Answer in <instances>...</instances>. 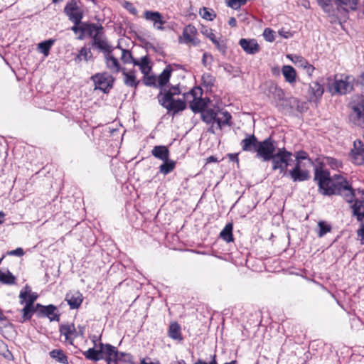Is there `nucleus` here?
I'll use <instances>...</instances> for the list:
<instances>
[{"mask_svg":"<svg viewBox=\"0 0 364 364\" xmlns=\"http://www.w3.org/2000/svg\"><path fill=\"white\" fill-rule=\"evenodd\" d=\"M82 354L86 359L95 362L103 360V357H102L101 343L99 344L98 349L90 348L87 350L82 352Z\"/></svg>","mask_w":364,"mask_h":364,"instance_id":"nucleus-31","label":"nucleus"},{"mask_svg":"<svg viewBox=\"0 0 364 364\" xmlns=\"http://www.w3.org/2000/svg\"><path fill=\"white\" fill-rule=\"evenodd\" d=\"M16 278L10 271L3 272L0 270V282L7 285L16 284Z\"/></svg>","mask_w":364,"mask_h":364,"instance_id":"nucleus-41","label":"nucleus"},{"mask_svg":"<svg viewBox=\"0 0 364 364\" xmlns=\"http://www.w3.org/2000/svg\"><path fill=\"white\" fill-rule=\"evenodd\" d=\"M122 50V55H121V60L124 64H129L132 63L134 64V61L136 60L132 55V53L130 50L121 48Z\"/></svg>","mask_w":364,"mask_h":364,"instance_id":"nucleus-44","label":"nucleus"},{"mask_svg":"<svg viewBox=\"0 0 364 364\" xmlns=\"http://www.w3.org/2000/svg\"><path fill=\"white\" fill-rule=\"evenodd\" d=\"M233 225L232 223H229L225 225L224 228L220 233V237L226 242H234V237L232 234Z\"/></svg>","mask_w":364,"mask_h":364,"instance_id":"nucleus-34","label":"nucleus"},{"mask_svg":"<svg viewBox=\"0 0 364 364\" xmlns=\"http://www.w3.org/2000/svg\"><path fill=\"white\" fill-rule=\"evenodd\" d=\"M324 93L323 85L318 81H313L309 85L308 95L310 102L318 103Z\"/></svg>","mask_w":364,"mask_h":364,"instance_id":"nucleus-12","label":"nucleus"},{"mask_svg":"<svg viewBox=\"0 0 364 364\" xmlns=\"http://www.w3.org/2000/svg\"><path fill=\"white\" fill-rule=\"evenodd\" d=\"M122 73L124 75V82L127 86L134 88L138 86L139 81L136 80L134 72H126L124 69Z\"/></svg>","mask_w":364,"mask_h":364,"instance_id":"nucleus-33","label":"nucleus"},{"mask_svg":"<svg viewBox=\"0 0 364 364\" xmlns=\"http://www.w3.org/2000/svg\"><path fill=\"white\" fill-rule=\"evenodd\" d=\"M282 73L286 82L291 85H294L296 82V72L292 66L284 65L282 68Z\"/></svg>","mask_w":364,"mask_h":364,"instance_id":"nucleus-30","label":"nucleus"},{"mask_svg":"<svg viewBox=\"0 0 364 364\" xmlns=\"http://www.w3.org/2000/svg\"><path fill=\"white\" fill-rule=\"evenodd\" d=\"M215 357H216V355H214L213 356V359H212V360H211L209 363H207L206 362L203 361V360H201V359H198V361H196V362L195 363V364H218V363H217V361H216V359H215Z\"/></svg>","mask_w":364,"mask_h":364,"instance_id":"nucleus-60","label":"nucleus"},{"mask_svg":"<svg viewBox=\"0 0 364 364\" xmlns=\"http://www.w3.org/2000/svg\"><path fill=\"white\" fill-rule=\"evenodd\" d=\"M291 60L294 63H297L299 67L302 68L309 76H312L313 73L315 70L314 65L310 64L304 58L300 55H295L294 58Z\"/></svg>","mask_w":364,"mask_h":364,"instance_id":"nucleus-28","label":"nucleus"},{"mask_svg":"<svg viewBox=\"0 0 364 364\" xmlns=\"http://www.w3.org/2000/svg\"><path fill=\"white\" fill-rule=\"evenodd\" d=\"M201 94L202 90L200 87H195L183 94L186 100H188L190 97H192L189 107L194 113L202 112L205 109V108L207 105L206 100L198 97V95H201Z\"/></svg>","mask_w":364,"mask_h":364,"instance_id":"nucleus-7","label":"nucleus"},{"mask_svg":"<svg viewBox=\"0 0 364 364\" xmlns=\"http://www.w3.org/2000/svg\"><path fill=\"white\" fill-rule=\"evenodd\" d=\"M0 355L8 360H11L13 358L11 352L8 349L7 345L2 340H0Z\"/></svg>","mask_w":364,"mask_h":364,"instance_id":"nucleus-46","label":"nucleus"},{"mask_svg":"<svg viewBox=\"0 0 364 364\" xmlns=\"http://www.w3.org/2000/svg\"><path fill=\"white\" fill-rule=\"evenodd\" d=\"M203 85L211 87L215 82V78L210 73H204L201 77Z\"/></svg>","mask_w":364,"mask_h":364,"instance_id":"nucleus-45","label":"nucleus"},{"mask_svg":"<svg viewBox=\"0 0 364 364\" xmlns=\"http://www.w3.org/2000/svg\"><path fill=\"white\" fill-rule=\"evenodd\" d=\"M134 65L139 66L141 72L145 75H146L151 70V67L149 66V59L147 55L142 57L140 61L137 60H134Z\"/></svg>","mask_w":364,"mask_h":364,"instance_id":"nucleus-39","label":"nucleus"},{"mask_svg":"<svg viewBox=\"0 0 364 364\" xmlns=\"http://www.w3.org/2000/svg\"><path fill=\"white\" fill-rule=\"evenodd\" d=\"M217 116L215 117V122H216V128L221 129L223 127L231 125V114L226 110L217 109Z\"/></svg>","mask_w":364,"mask_h":364,"instance_id":"nucleus-24","label":"nucleus"},{"mask_svg":"<svg viewBox=\"0 0 364 364\" xmlns=\"http://www.w3.org/2000/svg\"><path fill=\"white\" fill-rule=\"evenodd\" d=\"M84 300L82 294L78 290H70L65 294V301H67L70 309H78Z\"/></svg>","mask_w":364,"mask_h":364,"instance_id":"nucleus-15","label":"nucleus"},{"mask_svg":"<svg viewBox=\"0 0 364 364\" xmlns=\"http://www.w3.org/2000/svg\"><path fill=\"white\" fill-rule=\"evenodd\" d=\"M355 79L353 76L345 75L341 79H337L335 76L333 82L329 84L328 90L332 95H344L353 90Z\"/></svg>","mask_w":364,"mask_h":364,"instance_id":"nucleus-5","label":"nucleus"},{"mask_svg":"<svg viewBox=\"0 0 364 364\" xmlns=\"http://www.w3.org/2000/svg\"><path fill=\"white\" fill-rule=\"evenodd\" d=\"M104 53L106 66L112 73H118L125 69L121 66L119 60L112 54V50L106 51Z\"/></svg>","mask_w":364,"mask_h":364,"instance_id":"nucleus-18","label":"nucleus"},{"mask_svg":"<svg viewBox=\"0 0 364 364\" xmlns=\"http://www.w3.org/2000/svg\"><path fill=\"white\" fill-rule=\"evenodd\" d=\"M331 0H317V2L320 6L323 9L328 6L331 4Z\"/></svg>","mask_w":364,"mask_h":364,"instance_id":"nucleus-59","label":"nucleus"},{"mask_svg":"<svg viewBox=\"0 0 364 364\" xmlns=\"http://www.w3.org/2000/svg\"><path fill=\"white\" fill-rule=\"evenodd\" d=\"M90 80L93 82L95 90H100L106 94L112 89L114 82V77L107 72L95 73L91 76Z\"/></svg>","mask_w":364,"mask_h":364,"instance_id":"nucleus-6","label":"nucleus"},{"mask_svg":"<svg viewBox=\"0 0 364 364\" xmlns=\"http://www.w3.org/2000/svg\"><path fill=\"white\" fill-rule=\"evenodd\" d=\"M228 24L231 27H235L237 26V21H236L235 18L230 17L228 21Z\"/></svg>","mask_w":364,"mask_h":364,"instance_id":"nucleus-63","label":"nucleus"},{"mask_svg":"<svg viewBox=\"0 0 364 364\" xmlns=\"http://www.w3.org/2000/svg\"><path fill=\"white\" fill-rule=\"evenodd\" d=\"M38 298V294L35 292H31L29 287L26 286L24 290H21L19 294L20 303L22 304H26V306L36 307L34 305L35 301Z\"/></svg>","mask_w":364,"mask_h":364,"instance_id":"nucleus-20","label":"nucleus"},{"mask_svg":"<svg viewBox=\"0 0 364 364\" xmlns=\"http://www.w3.org/2000/svg\"><path fill=\"white\" fill-rule=\"evenodd\" d=\"M248 0H230L228 6L233 9H238L241 6L245 5Z\"/></svg>","mask_w":364,"mask_h":364,"instance_id":"nucleus-54","label":"nucleus"},{"mask_svg":"<svg viewBox=\"0 0 364 364\" xmlns=\"http://www.w3.org/2000/svg\"><path fill=\"white\" fill-rule=\"evenodd\" d=\"M7 255L11 256L21 257L24 255V251L21 247H18L16 250L8 252Z\"/></svg>","mask_w":364,"mask_h":364,"instance_id":"nucleus-57","label":"nucleus"},{"mask_svg":"<svg viewBox=\"0 0 364 364\" xmlns=\"http://www.w3.org/2000/svg\"><path fill=\"white\" fill-rule=\"evenodd\" d=\"M273 139L268 137L264 140L259 141L255 134H247L246 137L240 142V146L243 151L256 153L258 158L262 159L263 156H267L269 153V145Z\"/></svg>","mask_w":364,"mask_h":364,"instance_id":"nucleus-3","label":"nucleus"},{"mask_svg":"<svg viewBox=\"0 0 364 364\" xmlns=\"http://www.w3.org/2000/svg\"><path fill=\"white\" fill-rule=\"evenodd\" d=\"M156 82V78L154 75L146 76V77H144V83L146 85H149V86L155 85Z\"/></svg>","mask_w":364,"mask_h":364,"instance_id":"nucleus-55","label":"nucleus"},{"mask_svg":"<svg viewBox=\"0 0 364 364\" xmlns=\"http://www.w3.org/2000/svg\"><path fill=\"white\" fill-rule=\"evenodd\" d=\"M275 141L273 139L269 145V153L267 154L268 156H263L262 159L264 161L272 160L273 164L272 169H279L281 173H285L292 154L287 151L284 148L279 149L277 153H275Z\"/></svg>","mask_w":364,"mask_h":364,"instance_id":"nucleus-4","label":"nucleus"},{"mask_svg":"<svg viewBox=\"0 0 364 364\" xmlns=\"http://www.w3.org/2000/svg\"><path fill=\"white\" fill-rule=\"evenodd\" d=\"M102 357L108 364L112 362L117 363L119 360V353L117 348L110 344L101 343Z\"/></svg>","mask_w":364,"mask_h":364,"instance_id":"nucleus-14","label":"nucleus"},{"mask_svg":"<svg viewBox=\"0 0 364 364\" xmlns=\"http://www.w3.org/2000/svg\"><path fill=\"white\" fill-rule=\"evenodd\" d=\"M274 33H275L272 29L267 28L263 32V36L267 41L273 42L275 39Z\"/></svg>","mask_w":364,"mask_h":364,"instance_id":"nucleus-51","label":"nucleus"},{"mask_svg":"<svg viewBox=\"0 0 364 364\" xmlns=\"http://www.w3.org/2000/svg\"><path fill=\"white\" fill-rule=\"evenodd\" d=\"M197 34L196 28L192 24H188L184 27L182 33L183 38L180 37L179 43L198 46L200 43V40L196 37Z\"/></svg>","mask_w":364,"mask_h":364,"instance_id":"nucleus-11","label":"nucleus"},{"mask_svg":"<svg viewBox=\"0 0 364 364\" xmlns=\"http://www.w3.org/2000/svg\"><path fill=\"white\" fill-rule=\"evenodd\" d=\"M93 60V55L90 48L86 46L82 47L74 58L75 63L79 64L82 60L88 62Z\"/></svg>","mask_w":364,"mask_h":364,"instance_id":"nucleus-25","label":"nucleus"},{"mask_svg":"<svg viewBox=\"0 0 364 364\" xmlns=\"http://www.w3.org/2000/svg\"><path fill=\"white\" fill-rule=\"evenodd\" d=\"M151 154L156 159L161 161L169 158L170 151L167 146L164 145L155 146L151 150Z\"/></svg>","mask_w":364,"mask_h":364,"instance_id":"nucleus-29","label":"nucleus"},{"mask_svg":"<svg viewBox=\"0 0 364 364\" xmlns=\"http://www.w3.org/2000/svg\"><path fill=\"white\" fill-rule=\"evenodd\" d=\"M37 312L39 316H46L50 321H57L60 319V315L57 314V308L53 304L43 306L40 304H36Z\"/></svg>","mask_w":364,"mask_h":364,"instance_id":"nucleus-17","label":"nucleus"},{"mask_svg":"<svg viewBox=\"0 0 364 364\" xmlns=\"http://www.w3.org/2000/svg\"><path fill=\"white\" fill-rule=\"evenodd\" d=\"M103 26L101 24H96L94 23H82L81 33L78 38L82 39V35H87L92 38L95 36V33H102Z\"/></svg>","mask_w":364,"mask_h":364,"instance_id":"nucleus-21","label":"nucleus"},{"mask_svg":"<svg viewBox=\"0 0 364 364\" xmlns=\"http://www.w3.org/2000/svg\"><path fill=\"white\" fill-rule=\"evenodd\" d=\"M314 179L318 182L319 188L324 195H339L344 200L351 203L355 197V190L349 184L347 179L341 174H335L332 177L328 171L321 168L315 170Z\"/></svg>","mask_w":364,"mask_h":364,"instance_id":"nucleus-1","label":"nucleus"},{"mask_svg":"<svg viewBox=\"0 0 364 364\" xmlns=\"http://www.w3.org/2000/svg\"><path fill=\"white\" fill-rule=\"evenodd\" d=\"M349 119L356 126L364 125V100L353 101L350 103Z\"/></svg>","mask_w":364,"mask_h":364,"instance_id":"nucleus-8","label":"nucleus"},{"mask_svg":"<svg viewBox=\"0 0 364 364\" xmlns=\"http://www.w3.org/2000/svg\"><path fill=\"white\" fill-rule=\"evenodd\" d=\"M172 73L171 65H167L162 73L158 77V83L159 86L166 85L170 80Z\"/></svg>","mask_w":364,"mask_h":364,"instance_id":"nucleus-37","label":"nucleus"},{"mask_svg":"<svg viewBox=\"0 0 364 364\" xmlns=\"http://www.w3.org/2000/svg\"><path fill=\"white\" fill-rule=\"evenodd\" d=\"M181 94V90L178 85L171 86L168 90L160 91L157 95V100L160 105L165 108L168 113L173 116L186 108L185 100H175L173 97Z\"/></svg>","mask_w":364,"mask_h":364,"instance_id":"nucleus-2","label":"nucleus"},{"mask_svg":"<svg viewBox=\"0 0 364 364\" xmlns=\"http://www.w3.org/2000/svg\"><path fill=\"white\" fill-rule=\"evenodd\" d=\"M85 327L84 326H78L77 328V337L83 336L85 333Z\"/></svg>","mask_w":364,"mask_h":364,"instance_id":"nucleus-62","label":"nucleus"},{"mask_svg":"<svg viewBox=\"0 0 364 364\" xmlns=\"http://www.w3.org/2000/svg\"><path fill=\"white\" fill-rule=\"evenodd\" d=\"M35 312H37L36 306V307H31L25 305V306L21 310L22 316L18 321L20 323H24L27 321H29L32 318V316Z\"/></svg>","mask_w":364,"mask_h":364,"instance_id":"nucleus-38","label":"nucleus"},{"mask_svg":"<svg viewBox=\"0 0 364 364\" xmlns=\"http://www.w3.org/2000/svg\"><path fill=\"white\" fill-rule=\"evenodd\" d=\"M168 336L173 340L182 341L183 336L181 333V327L176 321H171L168 329Z\"/></svg>","mask_w":364,"mask_h":364,"instance_id":"nucleus-26","label":"nucleus"},{"mask_svg":"<svg viewBox=\"0 0 364 364\" xmlns=\"http://www.w3.org/2000/svg\"><path fill=\"white\" fill-rule=\"evenodd\" d=\"M60 341L68 345L73 346L74 341L77 338V328L73 322H66L59 326Z\"/></svg>","mask_w":364,"mask_h":364,"instance_id":"nucleus-9","label":"nucleus"},{"mask_svg":"<svg viewBox=\"0 0 364 364\" xmlns=\"http://www.w3.org/2000/svg\"><path fill=\"white\" fill-rule=\"evenodd\" d=\"M350 156L353 164L356 165L364 164V144L361 140H355L353 142V148L350 151Z\"/></svg>","mask_w":364,"mask_h":364,"instance_id":"nucleus-13","label":"nucleus"},{"mask_svg":"<svg viewBox=\"0 0 364 364\" xmlns=\"http://www.w3.org/2000/svg\"><path fill=\"white\" fill-rule=\"evenodd\" d=\"M296 163H300L301 160H307L309 165L313 164L312 160L309 157V154L304 151H299L296 155Z\"/></svg>","mask_w":364,"mask_h":364,"instance_id":"nucleus-48","label":"nucleus"},{"mask_svg":"<svg viewBox=\"0 0 364 364\" xmlns=\"http://www.w3.org/2000/svg\"><path fill=\"white\" fill-rule=\"evenodd\" d=\"M239 45L241 46V48L246 53L250 55H254L258 53L260 50L259 45L254 38H241L239 41Z\"/></svg>","mask_w":364,"mask_h":364,"instance_id":"nucleus-19","label":"nucleus"},{"mask_svg":"<svg viewBox=\"0 0 364 364\" xmlns=\"http://www.w3.org/2000/svg\"><path fill=\"white\" fill-rule=\"evenodd\" d=\"M199 14L203 18L207 21H213L216 18L215 12L213 9L207 7L200 9Z\"/></svg>","mask_w":364,"mask_h":364,"instance_id":"nucleus-43","label":"nucleus"},{"mask_svg":"<svg viewBox=\"0 0 364 364\" xmlns=\"http://www.w3.org/2000/svg\"><path fill=\"white\" fill-rule=\"evenodd\" d=\"M289 175L294 182L306 181L310 178L309 172L302 170L300 163H296L294 168L289 171Z\"/></svg>","mask_w":364,"mask_h":364,"instance_id":"nucleus-23","label":"nucleus"},{"mask_svg":"<svg viewBox=\"0 0 364 364\" xmlns=\"http://www.w3.org/2000/svg\"><path fill=\"white\" fill-rule=\"evenodd\" d=\"M90 44L92 46L98 48L104 53L106 51H112L111 46L103 37V31L102 33L97 32L95 33V36H93Z\"/></svg>","mask_w":364,"mask_h":364,"instance_id":"nucleus-22","label":"nucleus"},{"mask_svg":"<svg viewBox=\"0 0 364 364\" xmlns=\"http://www.w3.org/2000/svg\"><path fill=\"white\" fill-rule=\"evenodd\" d=\"M286 106H289L291 109H298L299 100L294 97H289L284 100Z\"/></svg>","mask_w":364,"mask_h":364,"instance_id":"nucleus-50","label":"nucleus"},{"mask_svg":"<svg viewBox=\"0 0 364 364\" xmlns=\"http://www.w3.org/2000/svg\"><path fill=\"white\" fill-rule=\"evenodd\" d=\"M352 205L353 213L356 216L357 220L362 223L364 219V198L355 199Z\"/></svg>","mask_w":364,"mask_h":364,"instance_id":"nucleus-27","label":"nucleus"},{"mask_svg":"<svg viewBox=\"0 0 364 364\" xmlns=\"http://www.w3.org/2000/svg\"><path fill=\"white\" fill-rule=\"evenodd\" d=\"M122 6L128 11L132 15H137V9L135 8L134 4L128 1H124L122 4Z\"/></svg>","mask_w":364,"mask_h":364,"instance_id":"nucleus-52","label":"nucleus"},{"mask_svg":"<svg viewBox=\"0 0 364 364\" xmlns=\"http://www.w3.org/2000/svg\"><path fill=\"white\" fill-rule=\"evenodd\" d=\"M50 356L62 364H68V358L61 349H54L49 353Z\"/></svg>","mask_w":364,"mask_h":364,"instance_id":"nucleus-35","label":"nucleus"},{"mask_svg":"<svg viewBox=\"0 0 364 364\" xmlns=\"http://www.w3.org/2000/svg\"><path fill=\"white\" fill-rule=\"evenodd\" d=\"M200 32L203 35L208 38L212 42L215 41L216 36L210 28L207 26H202Z\"/></svg>","mask_w":364,"mask_h":364,"instance_id":"nucleus-49","label":"nucleus"},{"mask_svg":"<svg viewBox=\"0 0 364 364\" xmlns=\"http://www.w3.org/2000/svg\"><path fill=\"white\" fill-rule=\"evenodd\" d=\"M55 39H49L43 42H41L38 45V49L41 53H42L45 56H48L50 52L51 47L55 43Z\"/></svg>","mask_w":364,"mask_h":364,"instance_id":"nucleus-42","label":"nucleus"},{"mask_svg":"<svg viewBox=\"0 0 364 364\" xmlns=\"http://www.w3.org/2000/svg\"><path fill=\"white\" fill-rule=\"evenodd\" d=\"M228 156L231 161H234L236 162L237 164H239V158L237 154H228Z\"/></svg>","mask_w":364,"mask_h":364,"instance_id":"nucleus-61","label":"nucleus"},{"mask_svg":"<svg viewBox=\"0 0 364 364\" xmlns=\"http://www.w3.org/2000/svg\"><path fill=\"white\" fill-rule=\"evenodd\" d=\"M217 110L213 109H205L201 112L202 120L206 124H213L215 120Z\"/></svg>","mask_w":364,"mask_h":364,"instance_id":"nucleus-40","label":"nucleus"},{"mask_svg":"<svg viewBox=\"0 0 364 364\" xmlns=\"http://www.w3.org/2000/svg\"><path fill=\"white\" fill-rule=\"evenodd\" d=\"M176 162L173 160L169 159L163 161V164L159 166V171L164 175H167L171 173L176 168Z\"/></svg>","mask_w":364,"mask_h":364,"instance_id":"nucleus-36","label":"nucleus"},{"mask_svg":"<svg viewBox=\"0 0 364 364\" xmlns=\"http://www.w3.org/2000/svg\"><path fill=\"white\" fill-rule=\"evenodd\" d=\"M337 7L342 9L345 11H354L357 9L358 0H335Z\"/></svg>","mask_w":364,"mask_h":364,"instance_id":"nucleus-32","label":"nucleus"},{"mask_svg":"<svg viewBox=\"0 0 364 364\" xmlns=\"http://www.w3.org/2000/svg\"><path fill=\"white\" fill-rule=\"evenodd\" d=\"M213 43H214V45L217 47V48H218L220 52H223V53H225V52L226 46H225V44H223V43H220L217 40V38H215V41H213Z\"/></svg>","mask_w":364,"mask_h":364,"instance_id":"nucleus-58","label":"nucleus"},{"mask_svg":"<svg viewBox=\"0 0 364 364\" xmlns=\"http://www.w3.org/2000/svg\"><path fill=\"white\" fill-rule=\"evenodd\" d=\"M326 161L333 168H338L342 167V162L336 159L328 157L326 159Z\"/></svg>","mask_w":364,"mask_h":364,"instance_id":"nucleus-53","label":"nucleus"},{"mask_svg":"<svg viewBox=\"0 0 364 364\" xmlns=\"http://www.w3.org/2000/svg\"><path fill=\"white\" fill-rule=\"evenodd\" d=\"M143 17L146 21L152 22L153 26L157 30L163 31L164 29V24L166 21L160 12L146 10L144 12Z\"/></svg>","mask_w":364,"mask_h":364,"instance_id":"nucleus-16","label":"nucleus"},{"mask_svg":"<svg viewBox=\"0 0 364 364\" xmlns=\"http://www.w3.org/2000/svg\"><path fill=\"white\" fill-rule=\"evenodd\" d=\"M319 227V231L318 232V236L321 237L325 235L326 233L331 232V227L330 225L327 224L324 221H319L318 223Z\"/></svg>","mask_w":364,"mask_h":364,"instance_id":"nucleus-47","label":"nucleus"},{"mask_svg":"<svg viewBox=\"0 0 364 364\" xmlns=\"http://www.w3.org/2000/svg\"><path fill=\"white\" fill-rule=\"evenodd\" d=\"M358 237H360V244L364 245V223H360V227L356 232Z\"/></svg>","mask_w":364,"mask_h":364,"instance_id":"nucleus-56","label":"nucleus"},{"mask_svg":"<svg viewBox=\"0 0 364 364\" xmlns=\"http://www.w3.org/2000/svg\"><path fill=\"white\" fill-rule=\"evenodd\" d=\"M64 12L74 24L80 25L81 23L83 11L79 7L75 0H71L66 4Z\"/></svg>","mask_w":364,"mask_h":364,"instance_id":"nucleus-10","label":"nucleus"},{"mask_svg":"<svg viewBox=\"0 0 364 364\" xmlns=\"http://www.w3.org/2000/svg\"><path fill=\"white\" fill-rule=\"evenodd\" d=\"M219 161L214 156H210L206 159V164L212 163V162H218Z\"/></svg>","mask_w":364,"mask_h":364,"instance_id":"nucleus-64","label":"nucleus"}]
</instances>
